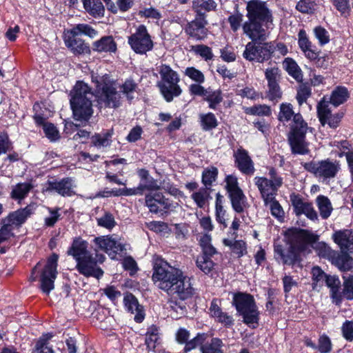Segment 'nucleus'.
I'll use <instances>...</instances> for the list:
<instances>
[{"instance_id":"obj_1","label":"nucleus","mask_w":353,"mask_h":353,"mask_svg":"<svg viewBox=\"0 0 353 353\" xmlns=\"http://www.w3.org/2000/svg\"><path fill=\"white\" fill-rule=\"evenodd\" d=\"M152 281L168 295L182 301L190 298L194 294L190 279L181 270L170 265L161 258H156L154 261Z\"/></svg>"},{"instance_id":"obj_2","label":"nucleus","mask_w":353,"mask_h":353,"mask_svg":"<svg viewBox=\"0 0 353 353\" xmlns=\"http://www.w3.org/2000/svg\"><path fill=\"white\" fill-rule=\"evenodd\" d=\"M285 238L289 245L288 252L285 253L280 245H275L274 252L281 258L284 264L294 265L300 262L301 253L307 252L309 246L313 247L319 236L307 230L292 228L286 231Z\"/></svg>"},{"instance_id":"obj_3","label":"nucleus","mask_w":353,"mask_h":353,"mask_svg":"<svg viewBox=\"0 0 353 353\" xmlns=\"http://www.w3.org/2000/svg\"><path fill=\"white\" fill-rule=\"evenodd\" d=\"M293 117L290 126V132L288 134V141L292 151L294 154H305L309 150L305 141V134L308 127L303 117L299 113L294 114L292 104L283 103L280 105L279 120L281 121H289Z\"/></svg>"},{"instance_id":"obj_4","label":"nucleus","mask_w":353,"mask_h":353,"mask_svg":"<svg viewBox=\"0 0 353 353\" xmlns=\"http://www.w3.org/2000/svg\"><path fill=\"white\" fill-rule=\"evenodd\" d=\"M88 243L81 238H75L68 254L71 255L77 262V269L85 276L101 277L103 272L97 267L98 263H102L105 257L103 254H96L95 257L88 251Z\"/></svg>"},{"instance_id":"obj_5","label":"nucleus","mask_w":353,"mask_h":353,"mask_svg":"<svg viewBox=\"0 0 353 353\" xmlns=\"http://www.w3.org/2000/svg\"><path fill=\"white\" fill-rule=\"evenodd\" d=\"M94 97L91 89L82 81L76 83L71 93L70 105L74 118L81 122H86L92 116V99Z\"/></svg>"},{"instance_id":"obj_6","label":"nucleus","mask_w":353,"mask_h":353,"mask_svg":"<svg viewBox=\"0 0 353 353\" xmlns=\"http://www.w3.org/2000/svg\"><path fill=\"white\" fill-rule=\"evenodd\" d=\"M96 85L98 103L106 108H117L121 104V94L117 91L115 83L108 74L92 76Z\"/></svg>"},{"instance_id":"obj_7","label":"nucleus","mask_w":353,"mask_h":353,"mask_svg":"<svg viewBox=\"0 0 353 353\" xmlns=\"http://www.w3.org/2000/svg\"><path fill=\"white\" fill-rule=\"evenodd\" d=\"M233 304L242 316L243 323L253 327L258 324L259 312L252 296L246 293H237L234 295Z\"/></svg>"},{"instance_id":"obj_8","label":"nucleus","mask_w":353,"mask_h":353,"mask_svg":"<svg viewBox=\"0 0 353 353\" xmlns=\"http://www.w3.org/2000/svg\"><path fill=\"white\" fill-rule=\"evenodd\" d=\"M162 82L159 83L160 90L165 99L170 102L174 97L181 94V89L178 83L179 77L178 74L169 65H162L159 70Z\"/></svg>"},{"instance_id":"obj_9","label":"nucleus","mask_w":353,"mask_h":353,"mask_svg":"<svg viewBox=\"0 0 353 353\" xmlns=\"http://www.w3.org/2000/svg\"><path fill=\"white\" fill-rule=\"evenodd\" d=\"M270 179L256 176L254 184L258 188L263 201L275 197L279 188L283 184V179L279 176L274 168L269 171Z\"/></svg>"},{"instance_id":"obj_10","label":"nucleus","mask_w":353,"mask_h":353,"mask_svg":"<svg viewBox=\"0 0 353 353\" xmlns=\"http://www.w3.org/2000/svg\"><path fill=\"white\" fill-rule=\"evenodd\" d=\"M128 43L132 50L139 54H145L152 50L154 43L144 25H139L128 37Z\"/></svg>"},{"instance_id":"obj_11","label":"nucleus","mask_w":353,"mask_h":353,"mask_svg":"<svg viewBox=\"0 0 353 353\" xmlns=\"http://www.w3.org/2000/svg\"><path fill=\"white\" fill-rule=\"evenodd\" d=\"M258 41H252L248 42L243 52V57L250 61H255L259 63L268 60L274 48L269 43H257Z\"/></svg>"},{"instance_id":"obj_12","label":"nucleus","mask_w":353,"mask_h":353,"mask_svg":"<svg viewBox=\"0 0 353 353\" xmlns=\"http://www.w3.org/2000/svg\"><path fill=\"white\" fill-rule=\"evenodd\" d=\"M58 255L53 253L47 260L40 276V288L42 292L49 294L54 288V281L57 276Z\"/></svg>"},{"instance_id":"obj_13","label":"nucleus","mask_w":353,"mask_h":353,"mask_svg":"<svg viewBox=\"0 0 353 353\" xmlns=\"http://www.w3.org/2000/svg\"><path fill=\"white\" fill-rule=\"evenodd\" d=\"M305 168L313 173L316 177L323 181L334 178L341 169L340 164L336 161L326 159L316 163L305 165Z\"/></svg>"},{"instance_id":"obj_14","label":"nucleus","mask_w":353,"mask_h":353,"mask_svg":"<svg viewBox=\"0 0 353 353\" xmlns=\"http://www.w3.org/2000/svg\"><path fill=\"white\" fill-rule=\"evenodd\" d=\"M272 24L248 19L242 24L244 34L252 41H264L268 36V29L272 28Z\"/></svg>"},{"instance_id":"obj_15","label":"nucleus","mask_w":353,"mask_h":353,"mask_svg":"<svg viewBox=\"0 0 353 353\" xmlns=\"http://www.w3.org/2000/svg\"><path fill=\"white\" fill-rule=\"evenodd\" d=\"M225 189L229 194L232 206L236 212H241L245 203V196L239 187L238 180L235 176L228 175L225 178Z\"/></svg>"},{"instance_id":"obj_16","label":"nucleus","mask_w":353,"mask_h":353,"mask_svg":"<svg viewBox=\"0 0 353 353\" xmlns=\"http://www.w3.org/2000/svg\"><path fill=\"white\" fill-rule=\"evenodd\" d=\"M246 11L247 19L272 24V14L265 2L260 0L250 1L246 6Z\"/></svg>"},{"instance_id":"obj_17","label":"nucleus","mask_w":353,"mask_h":353,"mask_svg":"<svg viewBox=\"0 0 353 353\" xmlns=\"http://www.w3.org/2000/svg\"><path fill=\"white\" fill-rule=\"evenodd\" d=\"M97 248L107 253L109 256L114 259L117 254H120L125 249L124 243L120 239L112 236H101L94 239Z\"/></svg>"},{"instance_id":"obj_18","label":"nucleus","mask_w":353,"mask_h":353,"mask_svg":"<svg viewBox=\"0 0 353 353\" xmlns=\"http://www.w3.org/2000/svg\"><path fill=\"white\" fill-rule=\"evenodd\" d=\"M317 115L320 123L325 125L327 124L332 128H336L339 126L343 112H337L332 114L330 107H328L327 101L325 99H321L316 106Z\"/></svg>"},{"instance_id":"obj_19","label":"nucleus","mask_w":353,"mask_h":353,"mask_svg":"<svg viewBox=\"0 0 353 353\" xmlns=\"http://www.w3.org/2000/svg\"><path fill=\"white\" fill-rule=\"evenodd\" d=\"M281 76V70L277 67L268 68L265 71V77L268 81V97L270 100L281 97L282 92L279 85Z\"/></svg>"},{"instance_id":"obj_20","label":"nucleus","mask_w":353,"mask_h":353,"mask_svg":"<svg viewBox=\"0 0 353 353\" xmlns=\"http://www.w3.org/2000/svg\"><path fill=\"white\" fill-rule=\"evenodd\" d=\"M35 210L36 205L30 203L23 208L10 213L2 220V223H8L10 226L20 227L34 212Z\"/></svg>"},{"instance_id":"obj_21","label":"nucleus","mask_w":353,"mask_h":353,"mask_svg":"<svg viewBox=\"0 0 353 353\" xmlns=\"http://www.w3.org/2000/svg\"><path fill=\"white\" fill-rule=\"evenodd\" d=\"M73 34L70 30L64 32L63 40L65 45L76 54L87 53L90 51L89 46L84 41Z\"/></svg>"},{"instance_id":"obj_22","label":"nucleus","mask_w":353,"mask_h":353,"mask_svg":"<svg viewBox=\"0 0 353 353\" xmlns=\"http://www.w3.org/2000/svg\"><path fill=\"white\" fill-rule=\"evenodd\" d=\"M206 24L207 22L204 18L199 17L188 23L185 32L190 37L196 41H202L208 36V30L205 28Z\"/></svg>"},{"instance_id":"obj_23","label":"nucleus","mask_w":353,"mask_h":353,"mask_svg":"<svg viewBox=\"0 0 353 353\" xmlns=\"http://www.w3.org/2000/svg\"><path fill=\"white\" fill-rule=\"evenodd\" d=\"M145 203L150 211L153 213H158L172 207L170 201L159 192L147 194Z\"/></svg>"},{"instance_id":"obj_24","label":"nucleus","mask_w":353,"mask_h":353,"mask_svg":"<svg viewBox=\"0 0 353 353\" xmlns=\"http://www.w3.org/2000/svg\"><path fill=\"white\" fill-rule=\"evenodd\" d=\"M235 163L239 170L243 174H252L254 172V163L244 149H238L234 154Z\"/></svg>"},{"instance_id":"obj_25","label":"nucleus","mask_w":353,"mask_h":353,"mask_svg":"<svg viewBox=\"0 0 353 353\" xmlns=\"http://www.w3.org/2000/svg\"><path fill=\"white\" fill-rule=\"evenodd\" d=\"M298 44L304 55L310 60H314L318 57V52L310 41L304 30H301L298 34Z\"/></svg>"},{"instance_id":"obj_26","label":"nucleus","mask_w":353,"mask_h":353,"mask_svg":"<svg viewBox=\"0 0 353 353\" xmlns=\"http://www.w3.org/2000/svg\"><path fill=\"white\" fill-rule=\"evenodd\" d=\"M210 314L219 323L229 327L234 324V319L231 315L223 312L220 307L219 301L217 299L212 300L210 307Z\"/></svg>"},{"instance_id":"obj_27","label":"nucleus","mask_w":353,"mask_h":353,"mask_svg":"<svg viewBox=\"0 0 353 353\" xmlns=\"http://www.w3.org/2000/svg\"><path fill=\"white\" fill-rule=\"evenodd\" d=\"M334 241L344 251L353 250V231L345 230L336 232L332 236Z\"/></svg>"},{"instance_id":"obj_28","label":"nucleus","mask_w":353,"mask_h":353,"mask_svg":"<svg viewBox=\"0 0 353 353\" xmlns=\"http://www.w3.org/2000/svg\"><path fill=\"white\" fill-rule=\"evenodd\" d=\"M349 92L345 87L338 86L332 92L330 97L324 96L321 99H325L327 101L328 107H330V105L338 107L345 103L349 98Z\"/></svg>"},{"instance_id":"obj_29","label":"nucleus","mask_w":353,"mask_h":353,"mask_svg":"<svg viewBox=\"0 0 353 353\" xmlns=\"http://www.w3.org/2000/svg\"><path fill=\"white\" fill-rule=\"evenodd\" d=\"M330 290V296L332 302L340 305L342 302V294L341 291V281L335 276H327L325 283Z\"/></svg>"},{"instance_id":"obj_30","label":"nucleus","mask_w":353,"mask_h":353,"mask_svg":"<svg viewBox=\"0 0 353 353\" xmlns=\"http://www.w3.org/2000/svg\"><path fill=\"white\" fill-rule=\"evenodd\" d=\"M124 305L125 308L131 313L136 312L134 320L139 323L141 322L144 319V315L142 314V307L139 304V302L136 297L132 294H128L125 296Z\"/></svg>"},{"instance_id":"obj_31","label":"nucleus","mask_w":353,"mask_h":353,"mask_svg":"<svg viewBox=\"0 0 353 353\" xmlns=\"http://www.w3.org/2000/svg\"><path fill=\"white\" fill-rule=\"evenodd\" d=\"M74 185L71 179H63L60 181L50 183V188L56 191L58 194L63 196H70L74 194L73 191Z\"/></svg>"},{"instance_id":"obj_32","label":"nucleus","mask_w":353,"mask_h":353,"mask_svg":"<svg viewBox=\"0 0 353 353\" xmlns=\"http://www.w3.org/2000/svg\"><path fill=\"white\" fill-rule=\"evenodd\" d=\"M34 185L30 182L19 183L12 186L10 192V197L19 203L24 199L33 188Z\"/></svg>"},{"instance_id":"obj_33","label":"nucleus","mask_w":353,"mask_h":353,"mask_svg":"<svg viewBox=\"0 0 353 353\" xmlns=\"http://www.w3.org/2000/svg\"><path fill=\"white\" fill-rule=\"evenodd\" d=\"M332 263L341 271H348L353 266V259L346 253L334 252Z\"/></svg>"},{"instance_id":"obj_34","label":"nucleus","mask_w":353,"mask_h":353,"mask_svg":"<svg viewBox=\"0 0 353 353\" xmlns=\"http://www.w3.org/2000/svg\"><path fill=\"white\" fill-rule=\"evenodd\" d=\"M85 11L95 18L103 16L105 8L100 0H83Z\"/></svg>"},{"instance_id":"obj_35","label":"nucleus","mask_w":353,"mask_h":353,"mask_svg":"<svg viewBox=\"0 0 353 353\" xmlns=\"http://www.w3.org/2000/svg\"><path fill=\"white\" fill-rule=\"evenodd\" d=\"M93 49L97 52H115L117 45L112 37H104L93 44Z\"/></svg>"},{"instance_id":"obj_36","label":"nucleus","mask_w":353,"mask_h":353,"mask_svg":"<svg viewBox=\"0 0 353 353\" xmlns=\"http://www.w3.org/2000/svg\"><path fill=\"white\" fill-rule=\"evenodd\" d=\"M223 244L230 248L231 251L238 258L242 257L247 254V245L245 241L242 240H230L225 239L223 241Z\"/></svg>"},{"instance_id":"obj_37","label":"nucleus","mask_w":353,"mask_h":353,"mask_svg":"<svg viewBox=\"0 0 353 353\" xmlns=\"http://www.w3.org/2000/svg\"><path fill=\"white\" fill-rule=\"evenodd\" d=\"M283 67L296 81H301L302 80L301 70L294 59L290 57L285 58L283 61Z\"/></svg>"},{"instance_id":"obj_38","label":"nucleus","mask_w":353,"mask_h":353,"mask_svg":"<svg viewBox=\"0 0 353 353\" xmlns=\"http://www.w3.org/2000/svg\"><path fill=\"white\" fill-rule=\"evenodd\" d=\"M316 204L320 212V215L323 219H327L332 212V205L330 199L323 195L317 196Z\"/></svg>"},{"instance_id":"obj_39","label":"nucleus","mask_w":353,"mask_h":353,"mask_svg":"<svg viewBox=\"0 0 353 353\" xmlns=\"http://www.w3.org/2000/svg\"><path fill=\"white\" fill-rule=\"evenodd\" d=\"M159 185L156 180L150 176L147 179L140 181L137 188H132L134 195H142L145 190H157Z\"/></svg>"},{"instance_id":"obj_40","label":"nucleus","mask_w":353,"mask_h":353,"mask_svg":"<svg viewBox=\"0 0 353 353\" xmlns=\"http://www.w3.org/2000/svg\"><path fill=\"white\" fill-rule=\"evenodd\" d=\"M216 6V4L213 0H194L192 3L193 9L200 17L206 12L213 10Z\"/></svg>"},{"instance_id":"obj_41","label":"nucleus","mask_w":353,"mask_h":353,"mask_svg":"<svg viewBox=\"0 0 353 353\" xmlns=\"http://www.w3.org/2000/svg\"><path fill=\"white\" fill-rule=\"evenodd\" d=\"M201 127L204 131L211 130L218 125V121L212 112L199 114Z\"/></svg>"},{"instance_id":"obj_42","label":"nucleus","mask_w":353,"mask_h":353,"mask_svg":"<svg viewBox=\"0 0 353 353\" xmlns=\"http://www.w3.org/2000/svg\"><path fill=\"white\" fill-rule=\"evenodd\" d=\"M312 279V289L319 291L323 285L327 274L319 267L315 266L311 271Z\"/></svg>"},{"instance_id":"obj_43","label":"nucleus","mask_w":353,"mask_h":353,"mask_svg":"<svg viewBox=\"0 0 353 353\" xmlns=\"http://www.w3.org/2000/svg\"><path fill=\"white\" fill-rule=\"evenodd\" d=\"M204 100L209 103V108L215 109L223 101L222 93L220 90H212L210 88L207 89Z\"/></svg>"},{"instance_id":"obj_44","label":"nucleus","mask_w":353,"mask_h":353,"mask_svg":"<svg viewBox=\"0 0 353 353\" xmlns=\"http://www.w3.org/2000/svg\"><path fill=\"white\" fill-rule=\"evenodd\" d=\"M211 188H203L191 195V198L199 208H203L210 196Z\"/></svg>"},{"instance_id":"obj_45","label":"nucleus","mask_w":353,"mask_h":353,"mask_svg":"<svg viewBox=\"0 0 353 353\" xmlns=\"http://www.w3.org/2000/svg\"><path fill=\"white\" fill-rule=\"evenodd\" d=\"M112 130H109L103 134H96L92 137V144L98 148H103L111 144Z\"/></svg>"},{"instance_id":"obj_46","label":"nucleus","mask_w":353,"mask_h":353,"mask_svg":"<svg viewBox=\"0 0 353 353\" xmlns=\"http://www.w3.org/2000/svg\"><path fill=\"white\" fill-rule=\"evenodd\" d=\"M190 51L194 52L196 55L201 57L205 61L212 60L214 57L212 49L203 44L191 46Z\"/></svg>"},{"instance_id":"obj_47","label":"nucleus","mask_w":353,"mask_h":353,"mask_svg":"<svg viewBox=\"0 0 353 353\" xmlns=\"http://www.w3.org/2000/svg\"><path fill=\"white\" fill-rule=\"evenodd\" d=\"M73 34L76 35H85L90 38H94L97 36L98 32L92 27L85 23H79L74 26L70 29Z\"/></svg>"},{"instance_id":"obj_48","label":"nucleus","mask_w":353,"mask_h":353,"mask_svg":"<svg viewBox=\"0 0 353 353\" xmlns=\"http://www.w3.org/2000/svg\"><path fill=\"white\" fill-rule=\"evenodd\" d=\"M223 342L218 338H213L210 343H206L200 347L201 353H223L221 349Z\"/></svg>"},{"instance_id":"obj_49","label":"nucleus","mask_w":353,"mask_h":353,"mask_svg":"<svg viewBox=\"0 0 353 353\" xmlns=\"http://www.w3.org/2000/svg\"><path fill=\"white\" fill-rule=\"evenodd\" d=\"M331 145L332 146L336 147L340 150L338 154L339 157L345 156L346 161H347V156L350 154L352 156L353 159V146L347 141H334L332 142Z\"/></svg>"},{"instance_id":"obj_50","label":"nucleus","mask_w":353,"mask_h":353,"mask_svg":"<svg viewBox=\"0 0 353 353\" xmlns=\"http://www.w3.org/2000/svg\"><path fill=\"white\" fill-rule=\"evenodd\" d=\"M52 337L51 334L43 335L37 342L34 353H54L48 341Z\"/></svg>"},{"instance_id":"obj_51","label":"nucleus","mask_w":353,"mask_h":353,"mask_svg":"<svg viewBox=\"0 0 353 353\" xmlns=\"http://www.w3.org/2000/svg\"><path fill=\"white\" fill-rule=\"evenodd\" d=\"M196 264L197 268L205 274L210 273L214 266V263L206 255L199 256L196 259Z\"/></svg>"},{"instance_id":"obj_52","label":"nucleus","mask_w":353,"mask_h":353,"mask_svg":"<svg viewBox=\"0 0 353 353\" xmlns=\"http://www.w3.org/2000/svg\"><path fill=\"white\" fill-rule=\"evenodd\" d=\"M245 112L250 115L269 116L271 114V109L267 105H256L245 108Z\"/></svg>"},{"instance_id":"obj_53","label":"nucleus","mask_w":353,"mask_h":353,"mask_svg":"<svg viewBox=\"0 0 353 353\" xmlns=\"http://www.w3.org/2000/svg\"><path fill=\"white\" fill-rule=\"evenodd\" d=\"M264 203L266 205L269 206L272 216L278 219L283 218L284 211L281 205L275 199V197L264 201Z\"/></svg>"},{"instance_id":"obj_54","label":"nucleus","mask_w":353,"mask_h":353,"mask_svg":"<svg viewBox=\"0 0 353 353\" xmlns=\"http://www.w3.org/2000/svg\"><path fill=\"white\" fill-rule=\"evenodd\" d=\"M208 335L205 333H199L196 336L193 338L192 340L188 341L185 344L184 350L185 352H189L196 348L197 346L203 345V343L206 341Z\"/></svg>"},{"instance_id":"obj_55","label":"nucleus","mask_w":353,"mask_h":353,"mask_svg":"<svg viewBox=\"0 0 353 353\" xmlns=\"http://www.w3.org/2000/svg\"><path fill=\"white\" fill-rule=\"evenodd\" d=\"M159 340V330L154 326L150 327L146 333L145 343L150 350H153L156 347V343Z\"/></svg>"},{"instance_id":"obj_56","label":"nucleus","mask_w":353,"mask_h":353,"mask_svg":"<svg viewBox=\"0 0 353 353\" xmlns=\"http://www.w3.org/2000/svg\"><path fill=\"white\" fill-rule=\"evenodd\" d=\"M184 74L198 83H203L205 80L203 73L194 67H188L184 71Z\"/></svg>"},{"instance_id":"obj_57","label":"nucleus","mask_w":353,"mask_h":353,"mask_svg":"<svg viewBox=\"0 0 353 353\" xmlns=\"http://www.w3.org/2000/svg\"><path fill=\"white\" fill-rule=\"evenodd\" d=\"M218 174V170L216 168H211L210 169L203 171L202 174V182L205 188H210L212 183L216 181Z\"/></svg>"},{"instance_id":"obj_58","label":"nucleus","mask_w":353,"mask_h":353,"mask_svg":"<svg viewBox=\"0 0 353 353\" xmlns=\"http://www.w3.org/2000/svg\"><path fill=\"white\" fill-rule=\"evenodd\" d=\"M311 95V88L310 86L305 84H301L296 94V100L298 103L301 105L303 103H305L307 99Z\"/></svg>"},{"instance_id":"obj_59","label":"nucleus","mask_w":353,"mask_h":353,"mask_svg":"<svg viewBox=\"0 0 353 353\" xmlns=\"http://www.w3.org/2000/svg\"><path fill=\"white\" fill-rule=\"evenodd\" d=\"M314 34L321 46H324L330 41L328 32L321 26H317L314 29Z\"/></svg>"},{"instance_id":"obj_60","label":"nucleus","mask_w":353,"mask_h":353,"mask_svg":"<svg viewBox=\"0 0 353 353\" xmlns=\"http://www.w3.org/2000/svg\"><path fill=\"white\" fill-rule=\"evenodd\" d=\"M342 299L353 300V276L347 278L343 282V289L341 291Z\"/></svg>"},{"instance_id":"obj_61","label":"nucleus","mask_w":353,"mask_h":353,"mask_svg":"<svg viewBox=\"0 0 353 353\" xmlns=\"http://www.w3.org/2000/svg\"><path fill=\"white\" fill-rule=\"evenodd\" d=\"M169 307L175 314H171L174 318H179L186 312V307L183 303H177L176 301H170L168 302Z\"/></svg>"},{"instance_id":"obj_62","label":"nucleus","mask_w":353,"mask_h":353,"mask_svg":"<svg viewBox=\"0 0 353 353\" xmlns=\"http://www.w3.org/2000/svg\"><path fill=\"white\" fill-rule=\"evenodd\" d=\"M122 92L125 94L129 100L134 99V94L136 92L137 84L132 80H127L121 87Z\"/></svg>"},{"instance_id":"obj_63","label":"nucleus","mask_w":353,"mask_h":353,"mask_svg":"<svg viewBox=\"0 0 353 353\" xmlns=\"http://www.w3.org/2000/svg\"><path fill=\"white\" fill-rule=\"evenodd\" d=\"M43 132L46 137L51 141H55L59 139V131L52 123L45 124Z\"/></svg>"},{"instance_id":"obj_64","label":"nucleus","mask_w":353,"mask_h":353,"mask_svg":"<svg viewBox=\"0 0 353 353\" xmlns=\"http://www.w3.org/2000/svg\"><path fill=\"white\" fill-rule=\"evenodd\" d=\"M330 1L341 14H349L350 11V0H330Z\"/></svg>"}]
</instances>
